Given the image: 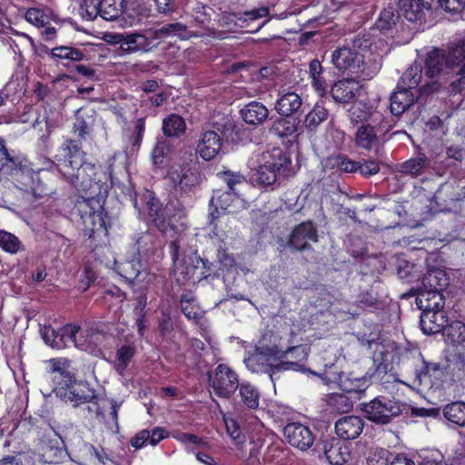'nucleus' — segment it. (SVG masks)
<instances>
[{"label":"nucleus","instance_id":"nucleus-1","mask_svg":"<svg viewBox=\"0 0 465 465\" xmlns=\"http://www.w3.org/2000/svg\"><path fill=\"white\" fill-rule=\"evenodd\" d=\"M126 176L125 164L122 162L117 163L116 156L113 155L107 161L104 173H99V168L95 164L84 162L69 183L83 193L77 200H106L110 187L107 181L110 180L112 186L119 185L120 177Z\"/></svg>","mask_w":465,"mask_h":465},{"label":"nucleus","instance_id":"nucleus-2","mask_svg":"<svg viewBox=\"0 0 465 465\" xmlns=\"http://www.w3.org/2000/svg\"><path fill=\"white\" fill-rule=\"evenodd\" d=\"M369 47V40L357 35L332 51L331 64L341 74H346L351 78L371 79L380 72L381 64L375 57L365 59L362 51Z\"/></svg>","mask_w":465,"mask_h":465},{"label":"nucleus","instance_id":"nucleus-3","mask_svg":"<svg viewBox=\"0 0 465 465\" xmlns=\"http://www.w3.org/2000/svg\"><path fill=\"white\" fill-rule=\"evenodd\" d=\"M252 171V181L259 186H272L291 173L292 160L280 148L264 151L249 163Z\"/></svg>","mask_w":465,"mask_h":465},{"label":"nucleus","instance_id":"nucleus-4","mask_svg":"<svg viewBox=\"0 0 465 465\" xmlns=\"http://www.w3.org/2000/svg\"><path fill=\"white\" fill-rule=\"evenodd\" d=\"M104 202L100 199L76 200L74 206V212L82 221L84 235L91 241L89 247L93 248L94 255L99 248L96 244L93 245L92 242L105 237L110 225V219L104 208Z\"/></svg>","mask_w":465,"mask_h":465},{"label":"nucleus","instance_id":"nucleus-5","mask_svg":"<svg viewBox=\"0 0 465 465\" xmlns=\"http://www.w3.org/2000/svg\"><path fill=\"white\" fill-rule=\"evenodd\" d=\"M52 372L54 374L53 391L62 401L70 402L73 407H81L97 399L95 391L88 382L77 381L74 374L61 368L57 362L53 363Z\"/></svg>","mask_w":465,"mask_h":465},{"label":"nucleus","instance_id":"nucleus-6","mask_svg":"<svg viewBox=\"0 0 465 465\" xmlns=\"http://www.w3.org/2000/svg\"><path fill=\"white\" fill-rule=\"evenodd\" d=\"M292 351H301V357L299 360H302L306 356L304 351L301 347H287L285 350H282L276 345H265L256 348L254 352L244 360V362L251 371L267 373L272 381H273L274 377L281 371H298L301 365L297 361H280L277 364H269V358L273 357L276 359H282L287 355V353Z\"/></svg>","mask_w":465,"mask_h":465},{"label":"nucleus","instance_id":"nucleus-7","mask_svg":"<svg viewBox=\"0 0 465 465\" xmlns=\"http://www.w3.org/2000/svg\"><path fill=\"white\" fill-rule=\"evenodd\" d=\"M444 306V294L422 293L418 297V308L421 311L420 326L423 333H440L446 327L449 319Z\"/></svg>","mask_w":465,"mask_h":465},{"label":"nucleus","instance_id":"nucleus-8","mask_svg":"<svg viewBox=\"0 0 465 465\" xmlns=\"http://www.w3.org/2000/svg\"><path fill=\"white\" fill-rule=\"evenodd\" d=\"M154 235L150 232H145L133 244L124 254L121 261H115V270L117 273L126 282L133 283L145 271L144 263L142 262L140 252L148 251V243H153Z\"/></svg>","mask_w":465,"mask_h":465},{"label":"nucleus","instance_id":"nucleus-9","mask_svg":"<svg viewBox=\"0 0 465 465\" xmlns=\"http://www.w3.org/2000/svg\"><path fill=\"white\" fill-rule=\"evenodd\" d=\"M362 410L369 420L376 424H388L399 417L406 408V404L395 399L379 396L368 403L362 404Z\"/></svg>","mask_w":465,"mask_h":465},{"label":"nucleus","instance_id":"nucleus-10","mask_svg":"<svg viewBox=\"0 0 465 465\" xmlns=\"http://www.w3.org/2000/svg\"><path fill=\"white\" fill-rule=\"evenodd\" d=\"M165 178L181 197L194 193L202 182L201 173L186 163L172 165Z\"/></svg>","mask_w":465,"mask_h":465},{"label":"nucleus","instance_id":"nucleus-11","mask_svg":"<svg viewBox=\"0 0 465 465\" xmlns=\"http://www.w3.org/2000/svg\"><path fill=\"white\" fill-rule=\"evenodd\" d=\"M140 201L151 222L165 236L173 237L183 229L182 224H174L166 220V212L153 192L146 190L141 195Z\"/></svg>","mask_w":465,"mask_h":465},{"label":"nucleus","instance_id":"nucleus-12","mask_svg":"<svg viewBox=\"0 0 465 465\" xmlns=\"http://www.w3.org/2000/svg\"><path fill=\"white\" fill-rule=\"evenodd\" d=\"M208 384L213 392L222 399H230L240 386L238 374L227 364L220 363L207 372Z\"/></svg>","mask_w":465,"mask_h":465},{"label":"nucleus","instance_id":"nucleus-13","mask_svg":"<svg viewBox=\"0 0 465 465\" xmlns=\"http://www.w3.org/2000/svg\"><path fill=\"white\" fill-rule=\"evenodd\" d=\"M387 131H389V127L384 125V120L362 124L355 133V145L368 152L372 151L378 153L384 143L381 134H385Z\"/></svg>","mask_w":465,"mask_h":465},{"label":"nucleus","instance_id":"nucleus-14","mask_svg":"<svg viewBox=\"0 0 465 465\" xmlns=\"http://www.w3.org/2000/svg\"><path fill=\"white\" fill-rule=\"evenodd\" d=\"M411 361L414 365L413 384L420 386L422 384L431 386L434 381H440L444 375L443 368L440 363L429 362L424 360L420 351L411 353Z\"/></svg>","mask_w":465,"mask_h":465},{"label":"nucleus","instance_id":"nucleus-15","mask_svg":"<svg viewBox=\"0 0 465 465\" xmlns=\"http://www.w3.org/2000/svg\"><path fill=\"white\" fill-rule=\"evenodd\" d=\"M319 241L318 228L316 223L308 220L293 227L288 241L287 246L295 252H303L312 249L311 242Z\"/></svg>","mask_w":465,"mask_h":465},{"label":"nucleus","instance_id":"nucleus-16","mask_svg":"<svg viewBox=\"0 0 465 465\" xmlns=\"http://www.w3.org/2000/svg\"><path fill=\"white\" fill-rule=\"evenodd\" d=\"M114 42L120 44V48L126 53L148 52L157 46L153 29L146 30L143 34L134 33L124 36L114 35Z\"/></svg>","mask_w":465,"mask_h":465},{"label":"nucleus","instance_id":"nucleus-17","mask_svg":"<svg viewBox=\"0 0 465 465\" xmlns=\"http://www.w3.org/2000/svg\"><path fill=\"white\" fill-rule=\"evenodd\" d=\"M64 440L56 433L46 435L42 440L41 460L44 463L58 464L67 457Z\"/></svg>","mask_w":465,"mask_h":465},{"label":"nucleus","instance_id":"nucleus-18","mask_svg":"<svg viewBox=\"0 0 465 465\" xmlns=\"http://www.w3.org/2000/svg\"><path fill=\"white\" fill-rule=\"evenodd\" d=\"M283 435L290 445L301 450H309L315 440L311 429L299 422L288 423L283 429Z\"/></svg>","mask_w":465,"mask_h":465},{"label":"nucleus","instance_id":"nucleus-19","mask_svg":"<svg viewBox=\"0 0 465 465\" xmlns=\"http://www.w3.org/2000/svg\"><path fill=\"white\" fill-rule=\"evenodd\" d=\"M26 168V158L15 151L10 152L5 145V141L0 137V172L3 171L8 175H15L23 173Z\"/></svg>","mask_w":465,"mask_h":465},{"label":"nucleus","instance_id":"nucleus-20","mask_svg":"<svg viewBox=\"0 0 465 465\" xmlns=\"http://www.w3.org/2000/svg\"><path fill=\"white\" fill-rule=\"evenodd\" d=\"M156 41L161 38L178 37L181 40H189L193 37H202L206 32L193 31L181 22L164 24L157 29H153Z\"/></svg>","mask_w":465,"mask_h":465},{"label":"nucleus","instance_id":"nucleus-21","mask_svg":"<svg viewBox=\"0 0 465 465\" xmlns=\"http://www.w3.org/2000/svg\"><path fill=\"white\" fill-rule=\"evenodd\" d=\"M449 284L450 278L445 271L437 268L429 270L422 278L421 292L418 297L422 293L443 294Z\"/></svg>","mask_w":465,"mask_h":465},{"label":"nucleus","instance_id":"nucleus-22","mask_svg":"<svg viewBox=\"0 0 465 465\" xmlns=\"http://www.w3.org/2000/svg\"><path fill=\"white\" fill-rule=\"evenodd\" d=\"M364 428L363 420L356 415L345 416L335 422V433L343 440L357 439Z\"/></svg>","mask_w":465,"mask_h":465},{"label":"nucleus","instance_id":"nucleus-23","mask_svg":"<svg viewBox=\"0 0 465 465\" xmlns=\"http://www.w3.org/2000/svg\"><path fill=\"white\" fill-rule=\"evenodd\" d=\"M223 138L216 131H206L202 134L197 145V152L205 161L214 159L221 152Z\"/></svg>","mask_w":465,"mask_h":465},{"label":"nucleus","instance_id":"nucleus-24","mask_svg":"<svg viewBox=\"0 0 465 465\" xmlns=\"http://www.w3.org/2000/svg\"><path fill=\"white\" fill-rule=\"evenodd\" d=\"M328 382H335L341 390L347 393H355L361 395L370 386V380L366 376L356 377L352 373L338 374L337 378H329Z\"/></svg>","mask_w":465,"mask_h":465},{"label":"nucleus","instance_id":"nucleus-25","mask_svg":"<svg viewBox=\"0 0 465 465\" xmlns=\"http://www.w3.org/2000/svg\"><path fill=\"white\" fill-rule=\"evenodd\" d=\"M94 111L80 108L75 112L73 133L79 141L85 142L91 136L94 125Z\"/></svg>","mask_w":465,"mask_h":465},{"label":"nucleus","instance_id":"nucleus-26","mask_svg":"<svg viewBox=\"0 0 465 465\" xmlns=\"http://www.w3.org/2000/svg\"><path fill=\"white\" fill-rule=\"evenodd\" d=\"M360 86L353 78H346L336 82L331 88V95L335 102L348 104L358 94Z\"/></svg>","mask_w":465,"mask_h":465},{"label":"nucleus","instance_id":"nucleus-27","mask_svg":"<svg viewBox=\"0 0 465 465\" xmlns=\"http://www.w3.org/2000/svg\"><path fill=\"white\" fill-rule=\"evenodd\" d=\"M302 105V100L297 93L281 92L275 102L274 109L281 116H292L299 112Z\"/></svg>","mask_w":465,"mask_h":465},{"label":"nucleus","instance_id":"nucleus-28","mask_svg":"<svg viewBox=\"0 0 465 465\" xmlns=\"http://www.w3.org/2000/svg\"><path fill=\"white\" fill-rule=\"evenodd\" d=\"M450 70L451 69L447 64L443 50L435 48L428 53L425 60V74L429 78L433 79L443 73L449 74Z\"/></svg>","mask_w":465,"mask_h":465},{"label":"nucleus","instance_id":"nucleus-29","mask_svg":"<svg viewBox=\"0 0 465 465\" xmlns=\"http://www.w3.org/2000/svg\"><path fill=\"white\" fill-rule=\"evenodd\" d=\"M362 344H367L368 348L372 351V359L376 364V371L378 372L387 373L391 367V361L389 359V350L386 345L372 338L362 339Z\"/></svg>","mask_w":465,"mask_h":465},{"label":"nucleus","instance_id":"nucleus-30","mask_svg":"<svg viewBox=\"0 0 465 465\" xmlns=\"http://www.w3.org/2000/svg\"><path fill=\"white\" fill-rule=\"evenodd\" d=\"M349 118L351 124L376 123V121L384 120V116L380 112L373 110L366 103H359L351 105L349 110Z\"/></svg>","mask_w":465,"mask_h":465},{"label":"nucleus","instance_id":"nucleus-31","mask_svg":"<svg viewBox=\"0 0 465 465\" xmlns=\"http://www.w3.org/2000/svg\"><path fill=\"white\" fill-rule=\"evenodd\" d=\"M398 6L403 16L410 22L421 21L426 12L433 10L432 6H429L422 0H399Z\"/></svg>","mask_w":465,"mask_h":465},{"label":"nucleus","instance_id":"nucleus-32","mask_svg":"<svg viewBox=\"0 0 465 465\" xmlns=\"http://www.w3.org/2000/svg\"><path fill=\"white\" fill-rule=\"evenodd\" d=\"M242 120L250 125L262 124L269 117L268 108L260 102L252 101L240 111Z\"/></svg>","mask_w":465,"mask_h":465},{"label":"nucleus","instance_id":"nucleus-33","mask_svg":"<svg viewBox=\"0 0 465 465\" xmlns=\"http://www.w3.org/2000/svg\"><path fill=\"white\" fill-rule=\"evenodd\" d=\"M43 50L49 54L51 60L57 63L63 60L80 62L85 56L82 49L74 45H58L52 49L44 45Z\"/></svg>","mask_w":465,"mask_h":465},{"label":"nucleus","instance_id":"nucleus-34","mask_svg":"<svg viewBox=\"0 0 465 465\" xmlns=\"http://www.w3.org/2000/svg\"><path fill=\"white\" fill-rule=\"evenodd\" d=\"M356 302L361 308L370 312L383 310L385 307V302L381 298L373 284L368 289L361 290Z\"/></svg>","mask_w":465,"mask_h":465},{"label":"nucleus","instance_id":"nucleus-35","mask_svg":"<svg viewBox=\"0 0 465 465\" xmlns=\"http://www.w3.org/2000/svg\"><path fill=\"white\" fill-rule=\"evenodd\" d=\"M390 110L393 115L402 114L414 102V94L403 88H399L391 94Z\"/></svg>","mask_w":465,"mask_h":465},{"label":"nucleus","instance_id":"nucleus-36","mask_svg":"<svg viewBox=\"0 0 465 465\" xmlns=\"http://www.w3.org/2000/svg\"><path fill=\"white\" fill-rule=\"evenodd\" d=\"M430 163V159L424 153H420L401 163L398 171L411 177H418L426 172Z\"/></svg>","mask_w":465,"mask_h":465},{"label":"nucleus","instance_id":"nucleus-37","mask_svg":"<svg viewBox=\"0 0 465 465\" xmlns=\"http://www.w3.org/2000/svg\"><path fill=\"white\" fill-rule=\"evenodd\" d=\"M322 450L326 460L331 465H343L349 456L347 449L335 440L324 442Z\"/></svg>","mask_w":465,"mask_h":465},{"label":"nucleus","instance_id":"nucleus-38","mask_svg":"<svg viewBox=\"0 0 465 465\" xmlns=\"http://www.w3.org/2000/svg\"><path fill=\"white\" fill-rule=\"evenodd\" d=\"M298 122L291 116H279L272 120L269 133L278 137L292 136L297 131Z\"/></svg>","mask_w":465,"mask_h":465},{"label":"nucleus","instance_id":"nucleus-39","mask_svg":"<svg viewBox=\"0 0 465 465\" xmlns=\"http://www.w3.org/2000/svg\"><path fill=\"white\" fill-rule=\"evenodd\" d=\"M239 390L240 403L249 410H256L260 403V392L258 389L248 381L240 382Z\"/></svg>","mask_w":465,"mask_h":465},{"label":"nucleus","instance_id":"nucleus-40","mask_svg":"<svg viewBox=\"0 0 465 465\" xmlns=\"http://www.w3.org/2000/svg\"><path fill=\"white\" fill-rule=\"evenodd\" d=\"M166 212V220L172 221L174 224H182L183 229L177 232L176 234L183 233L187 225H186V216H187V209L185 205L179 200L170 201L166 208L164 209Z\"/></svg>","mask_w":465,"mask_h":465},{"label":"nucleus","instance_id":"nucleus-41","mask_svg":"<svg viewBox=\"0 0 465 465\" xmlns=\"http://www.w3.org/2000/svg\"><path fill=\"white\" fill-rule=\"evenodd\" d=\"M442 414L449 423L459 427L465 426V402L453 401L445 405Z\"/></svg>","mask_w":465,"mask_h":465},{"label":"nucleus","instance_id":"nucleus-42","mask_svg":"<svg viewBox=\"0 0 465 465\" xmlns=\"http://www.w3.org/2000/svg\"><path fill=\"white\" fill-rule=\"evenodd\" d=\"M422 78V67L420 64L411 65L401 75L397 86L412 92L416 89Z\"/></svg>","mask_w":465,"mask_h":465},{"label":"nucleus","instance_id":"nucleus-43","mask_svg":"<svg viewBox=\"0 0 465 465\" xmlns=\"http://www.w3.org/2000/svg\"><path fill=\"white\" fill-rule=\"evenodd\" d=\"M329 115L328 110L320 104H316L305 115L303 124L308 132L314 133Z\"/></svg>","mask_w":465,"mask_h":465},{"label":"nucleus","instance_id":"nucleus-44","mask_svg":"<svg viewBox=\"0 0 465 465\" xmlns=\"http://www.w3.org/2000/svg\"><path fill=\"white\" fill-rule=\"evenodd\" d=\"M213 13V9L207 5H197L192 13L193 21L200 26L197 31L206 32L208 36L214 34V29L210 27Z\"/></svg>","mask_w":465,"mask_h":465},{"label":"nucleus","instance_id":"nucleus-45","mask_svg":"<svg viewBox=\"0 0 465 465\" xmlns=\"http://www.w3.org/2000/svg\"><path fill=\"white\" fill-rule=\"evenodd\" d=\"M125 9L124 0H101V17L106 21L118 19Z\"/></svg>","mask_w":465,"mask_h":465},{"label":"nucleus","instance_id":"nucleus-46","mask_svg":"<svg viewBox=\"0 0 465 465\" xmlns=\"http://www.w3.org/2000/svg\"><path fill=\"white\" fill-rule=\"evenodd\" d=\"M135 352V347L131 344L123 345L117 350L114 368L119 375L123 376L124 374L128 365L134 359Z\"/></svg>","mask_w":465,"mask_h":465},{"label":"nucleus","instance_id":"nucleus-47","mask_svg":"<svg viewBox=\"0 0 465 465\" xmlns=\"http://www.w3.org/2000/svg\"><path fill=\"white\" fill-rule=\"evenodd\" d=\"M84 163L83 157L77 158H64L58 161L56 163V168L64 179L70 183L74 179L76 174V171L82 168L83 163Z\"/></svg>","mask_w":465,"mask_h":465},{"label":"nucleus","instance_id":"nucleus-48","mask_svg":"<svg viewBox=\"0 0 465 465\" xmlns=\"http://www.w3.org/2000/svg\"><path fill=\"white\" fill-rule=\"evenodd\" d=\"M441 332L451 344H461L465 341V323L460 321L448 322Z\"/></svg>","mask_w":465,"mask_h":465},{"label":"nucleus","instance_id":"nucleus-49","mask_svg":"<svg viewBox=\"0 0 465 465\" xmlns=\"http://www.w3.org/2000/svg\"><path fill=\"white\" fill-rule=\"evenodd\" d=\"M186 124L183 118L172 114L163 122V131L168 137H179L185 132Z\"/></svg>","mask_w":465,"mask_h":465},{"label":"nucleus","instance_id":"nucleus-50","mask_svg":"<svg viewBox=\"0 0 465 465\" xmlns=\"http://www.w3.org/2000/svg\"><path fill=\"white\" fill-rule=\"evenodd\" d=\"M81 327L76 324L67 323L61 327L62 341L64 342V347L69 342L73 343L75 347L84 350L86 348V341L83 340L82 335L77 337Z\"/></svg>","mask_w":465,"mask_h":465},{"label":"nucleus","instance_id":"nucleus-51","mask_svg":"<svg viewBox=\"0 0 465 465\" xmlns=\"http://www.w3.org/2000/svg\"><path fill=\"white\" fill-rule=\"evenodd\" d=\"M400 17L398 10L394 6L389 5L380 14V16L376 21V26L379 30L387 32L396 25Z\"/></svg>","mask_w":465,"mask_h":465},{"label":"nucleus","instance_id":"nucleus-52","mask_svg":"<svg viewBox=\"0 0 465 465\" xmlns=\"http://www.w3.org/2000/svg\"><path fill=\"white\" fill-rule=\"evenodd\" d=\"M444 55L451 71L460 68L465 61V41H460L448 51H444Z\"/></svg>","mask_w":465,"mask_h":465},{"label":"nucleus","instance_id":"nucleus-53","mask_svg":"<svg viewBox=\"0 0 465 465\" xmlns=\"http://www.w3.org/2000/svg\"><path fill=\"white\" fill-rule=\"evenodd\" d=\"M0 248L11 254L25 251V245L19 238L5 230H0Z\"/></svg>","mask_w":465,"mask_h":465},{"label":"nucleus","instance_id":"nucleus-54","mask_svg":"<svg viewBox=\"0 0 465 465\" xmlns=\"http://www.w3.org/2000/svg\"><path fill=\"white\" fill-rule=\"evenodd\" d=\"M309 74L312 78V84L315 90L324 92L326 90L327 84L322 76L323 67L318 59H313L310 62Z\"/></svg>","mask_w":465,"mask_h":465},{"label":"nucleus","instance_id":"nucleus-55","mask_svg":"<svg viewBox=\"0 0 465 465\" xmlns=\"http://www.w3.org/2000/svg\"><path fill=\"white\" fill-rule=\"evenodd\" d=\"M171 153L172 147L167 141H158L152 152L153 164L159 168L165 165Z\"/></svg>","mask_w":465,"mask_h":465},{"label":"nucleus","instance_id":"nucleus-56","mask_svg":"<svg viewBox=\"0 0 465 465\" xmlns=\"http://www.w3.org/2000/svg\"><path fill=\"white\" fill-rule=\"evenodd\" d=\"M35 454L31 450L17 451L15 455H7L0 460V465H34Z\"/></svg>","mask_w":465,"mask_h":465},{"label":"nucleus","instance_id":"nucleus-57","mask_svg":"<svg viewBox=\"0 0 465 465\" xmlns=\"http://www.w3.org/2000/svg\"><path fill=\"white\" fill-rule=\"evenodd\" d=\"M41 335L43 340L49 346L55 349H62L64 347V342L62 341L61 328L55 330L50 325H45L41 329Z\"/></svg>","mask_w":465,"mask_h":465},{"label":"nucleus","instance_id":"nucleus-58","mask_svg":"<svg viewBox=\"0 0 465 465\" xmlns=\"http://www.w3.org/2000/svg\"><path fill=\"white\" fill-rule=\"evenodd\" d=\"M429 6L433 9L439 7L444 9L449 13H459L465 7V0H422Z\"/></svg>","mask_w":465,"mask_h":465},{"label":"nucleus","instance_id":"nucleus-59","mask_svg":"<svg viewBox=\"0 0 465 465\" xmlns=\"http://www.w3.org/2000/svg\"><path fill=\"white\" fill-rule=\"evenodd\" d=\"M238 196V193H232V191L227 190L223 192L217 190L212 197L210 203L216 204L217 207L225 211Z\"/></svg>","mask_w":465,"mask_h":465},{"label":"nucleus","instance_id":"nucleus-60","mask_svg":"<svg viewBox=\"0 0 465 465\" xmlns=\"http://www.w3.org/2000/svg\"><path fill=\"white\" fill-rule=\"evenodd\" d=\"M213 131H216L222 138H229L236 127L232 118L229 115L222 116L221 119L213 121Z\"/></svg>","mask_w":465,"mask_h":465},{"label":"nucleus","instance_id":"nucleus-61","mask_svg":"<svg viewBox=\"0 0 465 465\" xmlns=\"http://www.w3.org/2000/svg\"><path fill=\"white\" fill-rule=\"evenodd\" d=\"M82 142L83 141H79V139H66L62 144L64 158H84V153L82 150Z\"/></svg>","mask_w":465,"mask_h":465},{"label":"nucleus","instance_id":"nucleus-62","mask_svg":"<svg viewBox=\"0 0 465 465\" xmlns=\"http://www.w3.org/2000/svg\"><path fill=\"white\" fill-rule=\"evenodd\" d=\"M25 17L27 22L37 27H45L50 21L49 15L39 8H29Z\"/></svg>","mask_w":465,"mask_h":465},{"label":"nucleus","instance_id":"nucleus-63","mask_svg":"<svg viewBox=\"0 0 465 465\" xmlns=\"http://www.w3.org/2000/svg\"><path fill=\"white\" fill-rule=\"evenodd\" d=\"M100 2L101 0H83L80 6L83 18L92 21L101 15Z\"/></svg>","mask_w":465,"mask_h":465},{"label":"nucleus","instance_id":"nucleus-64","mask_svg":"<svg viewBox=\"0 0 465 465\" xmlns=\"http://www.w3.org/2000/svg\"><path fill=\"white\" fill-rule=\"evenodd\" d=\"M222 179L227 184V191L237 193V186L243 184L245 177L240 173L226 171L221 173Z\"/></svg>","mask_w":465,"mask_h":465}]
</instances>
